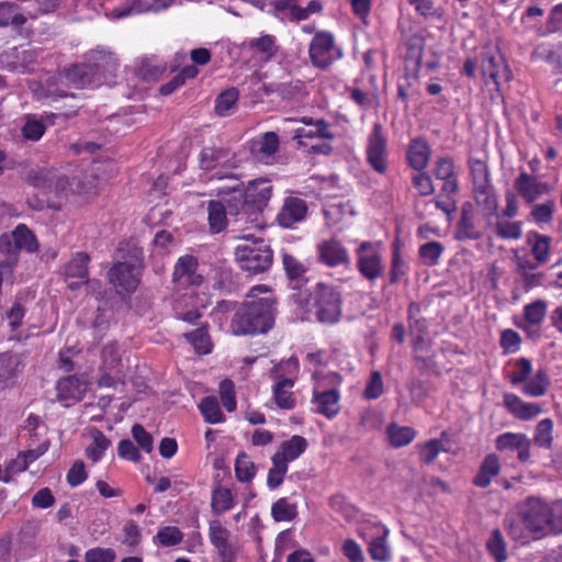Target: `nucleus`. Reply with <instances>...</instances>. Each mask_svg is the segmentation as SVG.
Wrapping results in <instances>:
<instances>
[{
    "mask_svg": "<svg viewBox=\"0 0 562 562\" xmlns=\"http://www.w3.org/2000/svg\"><path fill=\"white\" fill-rule=\"evenodd\" d=\"M272 184L267 179H257L248 183L245 191L234 187L228 198V212L236 214V222L259 226V215L272 195Z\"/></svg>",
    "mask_w": 562,
    "mask_h": 562,
    "instance_id": "nucleus-1",
    "label": "nucleus"
},
{
    "mask_svg": "<svg viewBox=\"0 0 562 562\" xmlns=\"http://www.w3.org/2000/svg\"><path fill=\"white\" fill-rule=\"evenodd\" d=\"M273 323V301L260 297L245 302L231 322L234 335H254L268 331Z\"/></svg>",
    "mask_w": 562,
    "mask_h": 562,
    "instance_id": "nucleus-2",
    "label": "nucleus"
},
{
    "mask_svg": "<svg viewBox=\"0 0 562 562\" xmlns=\"http://www.w3.org/2000/svg\"><path fill=\"white\" fill-rule=\"evenodd\" d=\"M235 248V259L239 268L251 274L267 271L273 261L270 246L262 239L252 235H243Z\"/></svg>",
    "mask_w": 562,
    "mask_h": 562,
    "instance_id": "nucleus-3",
    "label": "nucleus"
},
{
    "mask_svg": "<svg viewBox=\"0 0 562 562\" xmlns=\"http://www.w3.org/2000/svg\"><path fill=\"white\" fill-rule=\"evenodd\" d=\"M307 448V441L304 437L294 435L289 440L283 441L280 450L272 457V467L267 476V485L274 490L279 487L288 472V464L296 460Z\"/></svg>",
    "mask_w": 562,
    "mask_h": 562,
    "instance_id": "nucleus-4",
    "label": "nucleus"
},
{
    "mask_svg": "<svg viewBox=\"0 0 562 562\" xmlns=\"http://www.w3.org/2000/svg\"><path fill=\"white\" fill-rule=\"evenodd\" d=\"M297 372L299 361L294 357L276 366L272 371V378L276 380L273 400L281 409H293L295 407V396L292 387Z\"/></svg>",
    "mask_w": 562,
    "mask_h": 562,
    "instance_id": "nucleus-5",
    "label": "nucleus"
},
{
    "mask_svg": "<svg viewBox=\"0 0 562 562\" xmlns=\"http://www.w3.org/2000/svg\"><path fill=\"white\" fill-rule=\"evenodd\" d=\"M518 510L522 515L525 525L536 537L546 533L548 530L551 531V524L553 521L552 507L542 499L529 497L519 506Z\"/></svg>",
    "mask_w": 562,
    "mask_h": 562,
    "instance_id": "nucleus-6",
    "label": "nucleus"
},
{
    "mask_svg": "<svg viewBox=\"0 0 562 562\" xmlns=\"http://www.w3.org/2000/svg\"><path fill=\"white\" fill-rule=\"evenodd\" d=\"M316 317L321 323L335 324L341 316V296L333 286L318 283L314 294Z\"/></svg>",
    "mask_w": 562,
    "mask_h": 562,
    "instance_id": "nucleus-7",
    "label": "nucleus"
},
{
    "mask_svg": "<svg viewBox=\"0 0 562 562\" xmlns=\"http://www.w3.org/2000/svg\"><path fill=\"white\" fill-rule=\"evenodd\" d=\"M381 244L362 241L356 249L357 269L369 282L376 281L384 272Z\"/></svg>",
    "mask_w": 562,
    "mask_h": 562,
    "instance_id": "nucleus-8",
    "label": "nucleus"
},
{
    "mask_svg": "<svg viewBox=\"0 0 562 562\" xmlns=\"http://www.w3.org/2000/svg\"><path fill=\"white\" fill-rule=\"evenodd\" d=\"M481 67L486 85L492 81L496 88H498L502 83L508 82L512 78V72L497 47L491 45L483 47Z\"/></svg>",
    "mask_w": 562,
    "mask_h": 562,
    "instance_id": "nucleus-9",
    "label": "nucleus"
},
{
    "mask_svg": "<svg viewBox=\"0 0 562 562\" xmlns=\"http://www.w3.org/2000/svg\"><path fill=\"white\" fill-rule=\"evenodd\" d=\"M142 259L134 255L128 261L115 263L108 272V279L114 286L126 292H134L139 283Z\"/></svg>",
    "mask_w": 562,
    "mask_h": 562,
    "instance_id": "nucleus-10",
    "label": "nucleus"
},
{
    "mask_svg": "<svg viewBox=\"0 0 562 562\" xmlns=\"http://www.w3.org/2000/svg\"><path fill=\"white\" fill-rule=\"evenodd\" d=\"M367 159L376 172L381 175L386 172V139L382 134V126L380 124H374L368 137Z\"/></svg>",
    "mask_w": 562,
    "mask_h": 562,
    "instance_id": "nucleus-11",
    "label": "nucleus"
},
{
    "mask_svg": "<svg viewBox=\"0 0 562 562\" xmlns=\"http://www.w3.org/2000/svg\"><path fill=\"white\" fill-rule=\"evenodd\" d=\"M389 530L382 525L363 527L362 537L368 542L369 553L375 561L384 562L391 557V550L386 542Z\"/></svg>",
    "mask_w": 562,
    "mask_h": 562,
    "instance_id": "nucleus-12",
    "label": "nucleus"
},
{
    "mask_svg": "<svg viewBox=\"0 0 562 562\" xmlns=\"http://www.w3.org/2000/svg\"><path fill=\"white\" fill-rule=\"evenodd\" d=\"M199 261L194 256H181L172 272V282L180 286H198L203 282V277L198 273Z\"/></svg>",
    "mask_w": 562,
    "mask_h": 562,
    "instance_id": "nucleus-13",
    "label": "nucleus"
},
{
    "mask_svg": "<svg viewBox=\"0 0 562 562\" xmlns=\"http://www.w3.org/2000/svg\"><path fill=\"white\" fill-rule=\"evenodd\" d=\"M342 56L333 37H314L310 45V57L314 66L325 69Z\"/></svg>",
    "mask_w": 562,
    "mask_h": 562,
    "instance_id": "nucleus-14",
    "label": "nucleus"
},
{
    "mask_svg": "<svg viewBox=\"0 0 562 562\" xmlns=\"http://www.w3.org/2000/svg\"><path fill=\"white\" fill-rule=\"evenodd\" d=\"M307 210V204L302 198L289 195L283 200L276 218L277 223L283 228H293L295 224L305 220Z\"/></svg>",
    "mask_w": 562,
    "mask_h": 562,
    "instance_id": "nucleus-15",
    "label": "nucleus"
},
{
    "mask_svg": "<svg viewBox=\"0 0 562 562\" xmlns=\"http://www.w3.org/2000/svg\"><path fill=\"white\" fill-rule=\"evenodd\" d=\"M89 256L86 252H76L64 267V278L68 288L76 290L88 282Z\"/></svg>",
    "mask_w": 562,
    "mask_h": 562,
    "instance_id": "nucleus-16",
    "label": "nucleus"
},
{
    "mask_svg": "<svg viewBox=\"0 0 562 562\" xmlns=\"http://www.w3.org/2000/svg\"><path fill=\"white\" fill-rule=\"evenodd\" d=\"M514 188L527 204H533L541 195L550 192L547 182L537 180L526 171H521L514 182Z\"/></svg>",
    "mask_w": 562,
    "mask_h": 562,
    "instance_id": "nucleus-17",
    "label": "nucleus"
},
{
    "mask_svg": "<svg viewBox=\"0 0 562 562\" xmlns=\"http://www.w3.org/2000/svg\"><path fill=\"white\" fill-rule=\"evenodd\" d=\"M87 63L99 83L101 79L113 76L117 68V60L114 55L104 49L91 50L88 54Z\"/></svg>",
    "mask_w": 562,
    "mask_h": 562,
    "instance_id": "nucleus-18",
    "label": "nucleus"
},
{
    "mask_svg": "<svg viewBox=\"0 0 562 562\" xmlns=\"http://www.w3.org/2000/svg\"><path fill=\"white\" fill-rule=\"evenodd\" d=\"M319 261L328 267L349 266L350 257L347 248L338 240L330 239L317 246Z\"/></svg>",
    "mask_w": 562,
    "mask_h": 562,
    "instance_id": "nucleus-19",
    "label": "nucleus"
},
{
    "mask_svg": "<svg viewBox=\"0 0 562 562\" xmlns=\"http://www.w3.org/2000/svg\"><path fill=\"white\" fill-rule=\"evenodd\" d=\"M24 366L19 353L7 351L0 353V393L14 384Z\"/></svg>",
    "mask_w": 562,
    "mask_h": 562,
    "instance_id": "nucleus-20",
    "label": "nucleus"
},
{
    "mask_svg": "<svg viewBox=\"0 0 562 562\" xmlns=\"http://www.w3.org/2000/svg\"><path fill=\"white\" fill-rule=\"evenodd\" d=\"M211 543L217 549L223 562H232L235 557V549L229 542V531L222 526L220 520H212L209 526Z\"/></svg>",
    "mask_w": 562,
    "mask_h": 562,
    "instance_id": "nucleus-21",
    "label": "nucleus"
},
{
    "mask_svg": "<svg viewBox=\"0 0 562 562\" xmlns=\"http://www.w3.org/2000/svg\"><path fill=\"white\" fill-rule=\"evenodd\" d=\"M431 149L428 142L423 137L411 140L407 147V162L416 171H423L428 166Z\"/></svg>",
    "mask_w": 562,
    "mask_h": 562,
    "instance_id": "nucleus-22",
    "label": "nucleus"
},
{
    "mask_svg": "<svg viewBox=\"0 0 562 562\" xmlns=\"http://www.w3.org/2000/svg\"><path fill=\"white\" fill-rule=\"evenodd\" d=\"M56 390L59 400L78 402L87 392L88 383L76 375H70L59 380Z\"/></svg>",
    "mask_w": 562,
    "mask_h": 562,
    "instance_id": "nucleus-23",
    "label": "nucleus"
},
{
    "mask_svg": "<svg viewBox=\"0 0 562 562\" xmlns=\"http://www.w3.org/2000/svg\"><path fill=\"white\" fill-rule=\"evenodd\" d=\"M339 392L335 389L322 392L314 391L313 393V404L315 405V412L326 416L327 418H333L339 413Z\"/></svg>",
    "mask_w": 562,
    "mask_h": 562,
    "instance_id": "nucleus-24",
    "label": "nucleus"
},
{
    "mask_svg": "<svg viewBox=\"0 0 562 562\" xmlns=\"http://www.w3.org/2000/svg\"><path fill=\"white\" fill-rule=\"evenodd\" d=\"M233 156L223 147H204L200 153V166L204 170H213L216 167H233Z\"/></svg>",
    "mask_w": 562,
    "mask_h": 562,
    "instance_id": "nucleus-25",
    "label": "nucleus"
},
{
    "mask_svg": "<svg viewBox=\"0 0 562 562\" xmlns=\"http://www.w3.org/2000/svg\"><path fill=\"white\" fill-rule=\"evenodd\" d=\"M504 405L515 417L522 420L531 419L541 413L538 404L526 403L519 396L512 393L504 394Z\"/></svg>",
    "mask_w": 562,
    "mask_h": 562,
    "instance_id": "nucleus-26",
    "label": "nucleus"
},
{
    "mask_svg": "<svg viewBox=\"0 0 562 562\" xmlns=\"http://www.w3.org/2000/svg\"><path fill=\"white\" fill-rule=\"evenodd\" d=\"M499 472V458L495 453H488L483 459L480 469L473 479V484L477 487L486 488L491 485L492 480L495 479Z\"/></svg>",
    "mask_w": 562,
    "mask_h": 562,
    "instance_id": "nucleus-27",
    "label": "nucleus"
},
{
    "mask_svg": "<svg viewBox=\"0 0 562 562\" xmlns=\"http://www.w3.org/2000/svg\"><path fill=\"white\" fill-rule=\"evenodd\" d=\"M434 175L438 180H441L442 191L457 192L459 189L454 165L452 159L448 157L439 158L435 162Z\"/></svg>",
    "mask_w": 562,
    "mask_h": 562,
    "instance_id": "nucleus-28",
    "label": "nucleus"
},
{
    "mask_svg": "<svg viewBox=\"0 0 562 562\" xmlns=\"http://www.w3.org/2000/svg\"><path fill=\"white\" fill-rule=\"evenodd\" d=\"M65 80L76 88H85L91 85H99L94 72L89 68L88 63L74 65L64 70Z\"/></svg>",
    "mask_w": 562,
    "mask_h": 562,
    "instance_id": "nucleus-29",
    "label": "nucleus"
},
{
    "mask_svg": "<svg viewBox=\"0 0 562 562\" xmlns=\"http://www.w3.org/2000/svg\"><path fill=\"white\" fill-rule=\"evenodd\" d=\"M305 124L311 125L310 128L300 127L295 130L294 138L297 139L300 145H305V138H324L331 139L334 137L330 132L329 125L324 120H317L316 122H312V119H303Z\"/></svg>",
    "mask_w": 562,
    "mask_h": 562,
    "instance_id": "nucleus-30",
    "label": "nucleus"
},
{
    "mask_svg": "<svg viewBox=\"0 0 562 562\" xmlns=\"http://www.w3.org/2000/svg\"><path fill=\"white\" fill-rule=\"evenodd\" d=\"M210 297L205 293H198L190 290L173 300L175 313H181L183 310H202L210 305Z\"/></svg>",
    "mask_w": 562,
    "mask_h": 562,
    "instance_id": "nucleus-31",
    "label": "nucleus"
},
{
    "mask_svg": "<svg viewBox=\"0 0 562 562\" xmlns=\"http://www.w3.org/2000/svg\"><path fill=\"white\" fill-rule=\"evenodd\" d=\"M209 224L212 233L222 232L227 225V215L235 216L228 212V198L225 204L221 201H211L207 205Z\"/></svg>",
    "mask_w": 562,
    "mask_h": 562,
    "instance_id": "nucleus-32",
    "label": "nucleus"
},
{
    "mask_svg": "<svg viewBox=\"0 0 562 562\" xmlns=\"http://www.w3.org/2000/svg\"><path fill=\"white\" fill-rule=\"evenodd\" d=\"M446 432L440 438L430 439L417 446L419 459L426 464H431L441 451L447 452L449 447L445 442Z\"/></svg>",
    "mask_w": 562,
    "mask_h": 562,
    "instance_id": "nucleus-33",
    "label": "nucleus"
},
{
    "mask_svg": "<svg viewBox=\"0 0 562 562\" xmlns=\"http://www.w3.org/2000/svg\"><path fill=\"white\" fill-rule=\"evenodd\" d=\"M528 240L531 243V252L539 265L548 261L551 246V238L539 233H530Z\"/></svg>",
    "mask_w": 562,
    "mask_h": 562,
    "instance_id": "nucleus-34",
    "label": "nucleus"
},
{
    "mask_svg": "<svg viewBox=\"0 0 562 562\" xmlns=\"http://www.w3.org/2000/svg\"><path fill=\"white\" fill-rule=\"evenodd\" d=\"M390 443L395 448H401L411 443L416 437V430L408 426H398L391 424L387 427Z\"/></svg>",
    "mask_w": 562,
    "mask_h": 562,
    "instance_id": "nucleus-35",
    "label": "nucleus"
},
{
    "mask_svg": "<svg viewBox=\"0 0 562 562\" xmlns=\"http://www.w3.org/2000/svg\"><path fill=\"white\" fill-rule=\"evenodd\" d=\"M474 199L486 215H495L497 213L498 202L493 186L474 189Z\"/></svg>",
    "mask_w": 562,
    "mask_h": 562,
    "instance_id": "nucleus-36",
    "label": "nucleus"
},
{
    "mask_svg": "<svg viewBox=\"0 0 562 562\" xmlns=\"http://www.w3.org/2000/svg\"><path fill=\"white\" fill-rule=\"evenodd\" d=\"M505 527L508 535L517 541L526 542L529 539V535L532 532L529 531V528L525 525V520L522 519V515L518 510L517 514L508 516L505 520Z\"/></svg>",
    "mask_w": 562,
    "mask_h": 562,
    "instance_id": "nucleus-37",
    "label": "nucleus"
},
{
    "mask_svg": "<svg viewBox=\"0 0 562 562\" xmlns=\"http://www.w3.org/2000/svg\"><path fill=\"white\" fill-rule=\"evenodd\" d=\"M277 8L282 11L290 10L291 15L296 20H304L311 13L321 11L322 4L318 1H311L306 8H300L295 4V0H281L278 2Z\"/></svg>",
    "mask_w": 562,
    "mask_h": 562,
    "instance_id": "nucleus-38",
    "label": "nucleus"
},
{
    "mask_svg": "<svg viewBox=\"0 0 562 562\" xmlns=\"http://www.w3.org/2000/svg\"><path fill=\"white\" fill-rule=\"evenodd\" d=\"M26 18L21 14L16 7L11 3H0V25H12L14 30H19L25 24Z\"/></svg>",
    "mask_w": 562,
    "mask_h": 562,
    "instance_id": "nucleus-39",
    "label": "nucleus"
},
{
    "mask_svg": "<svg viewBox=\"0 0 562 562\" xmlns=\"http://www.w3.org/2000/svg\"><path fill=\"white\" fill-rule=\"evenodd\" d=\"M15 248L33 252L37 249L35 236L24 224H19L12 232Z\"/></svg>",
    "mask_w": 562,
    "mask_h": 562,
    "instance_id": "nucleus-40",
    "label": "nucleus"
},
{
    "mask_svg": "<svg viewBox=\"0 0 562 562\" xmlns=\"http://www.w3.org/2000/svg\"><path fill=\"white\" fill-rule=\"evenodd\" d=\"M200 412L203 415L206 423L217 424L223 422L224 415L221 411L217 400L213 396L204 397L200 405Z\"/></svg>",
    "mask_w": 562,
    "mask_h": 562,
    "instance_id": "nucleus-41",
    "label": "nucleus"
},
{
    "mask_svg": "<svg viewBox=\"0 0 562 562\" xmlns=\"http://www.w3.org/2000/svg\"><path fill=\"white\" fill-rule=\"evenodd\" d=\"M271 515L276 521H291L297 515L296 505L285 497L279 498L271 506Z\"/></svg>",
    "mask_w": 562,
    "mask_h": 562,
    "instance_id": "nucleus-42",
    "label": "nucleus"
},
{
    "mask_svg": "<svg viewBox=\"0 0 562 562\" xmlns=\"http://www.w3.org/2000/svg\"><path fill=\"white\" fill-rule=\"evenodd\" d=\"M495 233L502 239H520L522 236L521 223L499 217L495 224Z\"/></svg>",
    "mask_w": 562,
    "mask_h": 562,
    "instance_id": "nucleus-43",
    "label": "nucleus"
},
{
    "mask_svg": "<svg viewBox=\"0 0 562 562\" xmlns=\"http://www.w3.org/2000/svg\"><path fill=\"white\" fill-rule=\"evenodd\" d=\"M553 422L550 418H544L538 423L535 430L533 442L535 445L550 449L553 442Z\"/></svg>",
    "mask_w": 562,
    "mask_h": 562,
    "instance_id": "nucleus-44",
    "label": "nucleus"
},
{
    "mask_svg": "<svg viewBox=\"0 0 562 562\" xmlns=\"http://www.w3.org/2000/svg\"><path fill=\"white\" fill-rule=\"evenodd\" d=\"M212 510L221 515L234 507L232 492L228 488L217 487L212 494Z\"/></svg>",
    "mask_w": 562,
    "mask_h": 562,
    "instance_id": "nucleus-45",
    "label": "nucleus"
},
{
    "mask_svg": "<svg viewBox=\"0 0 562 562\" xmlns=\"http://www.w3.org/2000/svg\"><path fill=\"white\" fill-rule=\"evenodd\" d=\"M279 148V137L274 132H267L252 145V151L265 157L272 156Z\"/></svg>",
    "mask_w": 562,
    "mask_h": 562,
    "instance_id": "nucleus-46",
    "label": "nucleus"
},
{
    "mask_svg": "<svg viewBox=\"0 0 562 562\" xmlns=\"http://www.w3.org/2000/svg\"><path fill=\"white\" fill-rule=\"evenodd\" d=\"M239 98L238 90L231 88L222 92L215 101V112L221 116L229 115Z\"/></svg>",
    "mask_w": 562,
    "mask_h": 562,
    "instance_id": "nucleus-47",
    "label": "nucleus"
},
{
    "mask_svg": "<svg viewBox=\"0 0 562 562\" xmlns=\"http://www.w3.org/2000/svg\"><path fill=\"white\" fill-rule=\"evenodd\" d=\"M555 202L553 200H547L543 203L533 204L529 216L539 225L548 224L553 218Z\"/></svg>",
    "mask_w": 562,
    "mask_h": 562,
    "instance_id": "nucleus-48",
    "label": "nucleus"
},
{
    "mask_svg": "<svg viewBox=\"0 0 562 562\" xmlns=\"http://www.w3.org/2000/svg\"><path fill=\"white\" fill-rule=\"evenodd\" d=\"M235 474L238 481L249 482L256 474L255 463L246 453H239L235 461Z\"/></svg>",
    "mask_w": 562,
    "mask_h": 562,
    "instance_id": "nucleus-49",
    "label": "nucleus"
},
{
    "mask_svg": "<svg viewBox=\"0 0 562 562\" xmlns=\"http://www.w3.org/2000/svg\"><path fill=\"white\" fill-rule=\"evenodd\" d=\"M92 436L93 442L86 449V456L93 462H98L110 447L111 441L100 430H94Z\"/></svg>",
    "mask_w": 562,
    "mask_h": 562,
    "instance_id": "nucleus-50",
    "label": "nucleus"
},
{
    "mask_svg": "<svg viewBox=\"0 0 562 562\" xmlns=\"http://www.w3.org/2000/svg\"><path fill=\"white\" fill-rule=\"evenodd\" d=\"M549 387V380L543 371H538L537 374L529 380L524 386V393L531 397H539L546 394Z\"/></svg>",
    "mask_w": 562,
    "mask_h": 562,
    "instance_id": "nucleus-51",
    "label": "nucleus"
},
{
    "mask_svg": "<svg viewBox=\"0 0 562 562\" xmlns=\"http://www.w3.org/2000/svg\"><path fill=\"white\" fill-rule=\"evenodd\" d=\"M442 252L443 247L438 241H429L419 247V257L427 266H436Z\"/></svg>",
    "mask_w": 562,
    "mask_h": 562,
    "instance_id": "nucleus-52",
    "label": "nucleus"
},
{
    "mask_svg": "<svg viewBox=\"0 0 562 562\" xmlns=\"http://www.w3.org/2000/svg\"><path fill=\"white\" fill-rule=\"evenodd\" d=\"M486 546L488 552L494 557L496 562H504L507 559L505 541L498 529H494L492 531Z\"/></svg>",
    "mask_w": 562,
    "mask_h": 562,
    "instance_id": "nucleus-53",
    "label": "nucleus"
},
{
    "mask_svg": "<svg viewBox=\"0 0 562 562\" xmlns=\"http://www.w3.org/2000/svg\"><path fill=\"white\" fill-rule=\"evenodd\" d=\"M482 234L476 229L472 216L465 211H462L461 220L458 223V237L460 239H473L481 238Z\"/></svg>",
    "mask_w": 562,
    "mask_h": 562,
    "instance_id": "nucleus-54",
    "label": "nucleus"
},
{
    "mask_svg": "<svg viewBox=\"0 0 562 562\" xmlns=\"http://www.w3.org/2000/svg\"><path fill=\"white\" fill-rule=\"evenodd\" d=\"M412 184L420 196H429L435 192L432 179L425 170L417 171L412 177Z\"/></svg>",
    "mask_w": 562,
    "mask_h": 562,
    "instance_id": "nucleus-55",
    "label": "nucleus"
},
{
    "mask_svg": "<svg viewBox=\"0 0 562 562\" xmlns=\"http://www.w3.org/2000/svg\"><path fill=\"white\" fill-rule=\"evenodd\" d=\"M471 173L473 178V186L474 189L477 188H487V186H492L491 179H490V171L486 166L481 160H476L471 164Z\"/></svg>",
    "mask_w": 562,
    "mask_h": 562,
    "instance_id": "nucleus-56",
    "label": "nucleus"
},
{
    "mask_svg": "<svg viewBox=\"0 0 562 562\" xmlns=\"http://www.w3.org/2000/svg\"><path fill=\"white\" fill-rule=\"evenodd\" d=\"M183 535L179 528L175 526H167L160 528L156 535V539L164 547H173L182 541Z\"/></svg>",
    "mask_w": 562,
    "mask_h": 562,
    "instance_id": "nucleus-57",
    "label": "nucleus"
},
{
    "mask_svg": "<svg viewBox=\"0 0 562 562\" xmlns=\"http://www.w3.org/2000/svg\"><path fill=\"white\" fill-rule=\"evenodd\" d=\"M527 438L525 434L505 432L496 438V449L515 451Z\"/></svg>",
    "mask_w": 562,
    "mask_h": 562,
    "instance_id": "nucleus-58",
    "label": "nucleus"
},
{
    "mask_svg": "<svg viewBox=\"0 0 562 562\" xmlns=\"http://www.w3.org/2000/svg\"><path fill=\"white\" fill-rule=\"evenodd\" d=\"M282 262L290 279H300L306 271L305 266L293 255L283 252Z\"/></svg>",
    "mask_w": 562,
    "mask_h": 562,
    "instance_id": "nucleus-59",
    "label": "nucleus"
},
{
    "mask_svg": "<svg viewBox=\"0 0 562 562\" xmlns=\"http://www.w3.org/2000/svg\"><path fill=\"white\" fill-rule=\"evenodd\" d=\"M525 321L529 325H539L546 316V304L542 301H536L525 306Z\"/></svg>",
    "mask_w": 562,
    "mask_h": 562,
    "instance_id": "nucleus-60",
    "label": "nucleus"
},
{
    "mask_svg": "<svg viewBox=\"0 0 562 562\" xmlns=\"http://www.w3.org/2000/svg\"><path fill=\"white\" fill-rule=\"evenodd\" d=\"M456 192H446L440 189V193L435 198L434 204L449 217L457 211V201L453 198Z\"/></svg>",
    "mask_w": 562,
    "mask_h": 562,
    "instance_id": "nucleus-61",
    "label": "nucleus"
},
{
    "mask_svg": "<svg viewBox=\"0 0 562 562\" xmlns=\"http://www.w3.org/2000/svg\"><path fill=\"white\" fill-rule=\"evenodd\" d=\"M186 337L194 348L201 353H209L211 351V341L207 333L203 328H198L189 334H186Z\"/></svg>",
    "mask_w": 562,
    "mask_h": 562,
    "instance_id": "nucleus-62",
    "label": "nucleus"
},
{
    "mask_svg": "<svg viewBox=\"0 0 562 562\" xmlns=\"http://www.w3.org/2000/svg\"><path fill=\"white\" fill-rule=\"evenodd\" d=\"M384 392V385L382 375L379 371H373L371 373L370 380L367 383V386L363 391V396L367 400H376Z\"/></svg>",
    "mask_w": 562,
    "mask_h": 562,
    "instance_id": "nucleus-63",
    "label": "nucleus"
},
{
    "mask_svg": "<svg viewBox=\"0 0 562 562\" xmlns=\"http://www.w3.org/2000/svg\"><path fill=\"white\" fill-rule=\"evenodd\" d=\"M116 554L110 548H92L85 554L86 562H114Z\"/></svg>",
    "mask_w": 562,
    "mask_h": 562,
    "instance_id": "nucleus-64",
    "label": "nucleus"
}]
</instances>
